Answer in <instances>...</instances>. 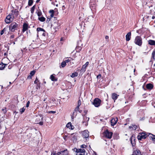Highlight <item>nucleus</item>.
<instances>
[{
  "mask_svg": "<svg viewBox=\"0 0 155 155\" xmlns=\"http://www.w3.org/2000/svg\"><path fill=\"white\" fill-rule=\"evenodd\" d=\"M37 30L38 32H41V34L44 37H45L48 35V33L42 28H38L37 29Z\"/></svg>",
  "mask_w": 155,
  "mask_h": 155,
  "instance_id": "nucleus-8",
  "label": "nucleus"
},
{
  "mask_svg": "<svg viewBox=\"0 0 155 155\" xmlns=\"http://www.w3.org/2000/svg\"><path fill=\"white\" fill-rule=\"evenodd\" d=\"M89 133V132L87 130H84L82 132L83 137L85 138L86 141H87L88 140Z\"/></svg>",
  "mask_w": 155,
  "mask_h": 155,
  "instance_id": "nucleus-6",
  "label": "nucleus"
},
{
  "mask_svg": "<svg viewBox=\"0 0 155 155\" xmlns=\"http://www.w3.org/2000/svg\"><path fill=\"white\" fill-rule=\"evenodd\" d=\"M56 112L55 111H49V113L50 114H54Z\"/></svg>",
  "mask_w": 155,
  "mask_h": 155,
  "instance_id": "nucleus-48",
  "label": "nucleus"
},
{
  "mask_svg": "<svg viewBox=\"0 0 155 155\" xmlns=\"http://www.w3.org/2000/svg\"><path fill=\"white\" fill-rule=\"evenodd\" d=\"M11 14H13L15 16V18L17 17L18 15V12L15 9V11L12 12Z\"/></svg>",
  "mask_w": 155,
  "mask_h": 155,
  "instance_id": "nucleus-25",
  "label": "nucleus"
},
{
  "mask_svg": "<svg viewBox=\"0 0 155 155\" xmlns=\"http://www.w3.org/2000/svg\"><path fill=\"white\" fill-rule=\"evenodd\" d=\"M149 133H146L145 132H140L137 136V138L139 140H141L142 139H145L149 136Z\"/></svg>",
  "mask_w": 155,
  "mask_h": 155,
  "instance_id": "nucleus-1",
  "label": "nucleus"
},
{
  "mask_svg": "<svg viewBox=\"0 0 155 155\" xmlns=\"http://www.w3.org/2000/svg\"><path fill=\"white\" fill-rule=\"evenodd\" d=\"M117 118H113L111 120V125L112 126H114L115 124L117 122Z\"/></svg>",
  "mask_w": 155,
  "mask_h": 155,
  "instance_id": "nucleus-14",
  "label": "nucleus"
},
{
  "mask_svg": "<svg viewBox=\"0 0 155 155\" xmlns=\"http://www.w3.org/2000/svg\"><path fill=\"white\" fill-rule=\"evenodd\" d=\"M119 95H117V94L115 93H113L112 94V98L114 100V102L115 100L117 99Z\"/></svg>",
  "mask_w": 155,
  "mask_h": 155,
  "instance_id": "nucleus-18",
  "label": "nucleus"
},
{
  "mask_svg": "<svg viewBox=\"0 0 155 155\" xmlns=\"http://www.w3.org/2000/svg\"><path fill=\"white\" fill-rule=\"evenodd\" d=\"M86 147V145L84 144L82 145L81 146V147L82 148H85Z\"/></svg>",
  "mask_w": 155,
  "mask_h": 155,
  "instance_id": "nucleus-43",
  "label": "nucleus"
},
{
  "mask_svg": "<svg viewBox=\"0 0 155 155\" xmlns=\"http://www.w3.org/2000/svg\"><path fill=\"white\" fill-rule=\"evenodd\" d=\"M8 69H11V67H10V66H8Z\"/></svg>",
  "mask_w": 155,
  "mask_h": 155,
  "instance_id": "nucleus-64",
  "label": "nucleus"
},
{
  "mask_svg": "<svg viewBox=\"0 0 155 155\" xmlns=\"http://www.w3.org/2000/svg\"><path fill=\"white\" fill-rule=\"evenodd\" d=\"M81 101L80 100H79L78 101L77 106L79 107L81 105Z\"/></svg>",
  "mask_w": 155,
  "mask_h": 155,
  "instance_id": "nucleus-38",
  "label": "nucleus"
},
{
  "mask_svg": "<svg viewBox=\"0 0 155 155\" xmlns=\"http://www.w3.org/2000/svg\"><path fill=\"white\" fill-rule=\"evenodd\" d=\"M15 18V16L13 14H9L8 15L5 20V22L7 23H9L12 21H13Z\"/></svg>",
  "mask_w": 155,
  "mask_h": 155,
  "instance_id": "nucleus-4",
  "label": "nucleus"
},
{
  "mask_svg": "<svg viewBox=\"0 0 155 155\" xmlns=\"http://www.w3.org/2000/svg\"><path fill=\"white\" fill-rule=\"evenodd\" d=\"M47 99V98H44V100H43V101H46V100Z\"/></svg>",
  "mask_w": 155,
  "mask_h": 155,
  "instance_id": "nucleus-62",
  "label": "nucleus"
},
{
  "mask_svg": "<svg viewBox=\"0 0 155 155\" xmlns=\"http://www.w3.org/2000/svg\"><path fill=\"white\" fill-rule=\"evenodd\" d=\"M6 28H5L3 29V30H2V31H1V32H0L1 35H2L4 33V31H6Z\"/></svg>",
  "mask_w": 155,
  "mask_h": 155,
  "instance_id": "nucleus-37",
  "label": "nucleus"
},
{
  "mask_svg": "<svg viewBox=\"0 0 155 155\" xmlns=\"http://www.w3.org/2000/svg\"><path fill=\"white\" fill-rule=\"evenodd\" d=\"M29 104H30V102L29 101H28L27 104H26V107H29Z\"/></svg>",
  "mask_w": 155,
  "mask_h": 155,
  "instance_id": "nucleus-46",
  "label": "nucleus"
},
{
  "mask_svg": "<svg viewBox=\"0 0 155 155\" xmlns=\"http://www.w3.org/2000/svg\"><path fill=\"white\" fill-rule=\"evenodd\" d=\"M133 155H141L139 150H136L134 152Z\"/></svg>",
  "mask_w": 155,
  "mask_h": 155,
  "instance_id": "nucleus-21",
  "label": "nucleus"
},
{
  "mask_svg": "<svg viewBox=\"0 0 155 155\" xmlns=\"http://www.w3.org/2000/svg\"><path fill=\"white\" fill-rule=\"evenodd\" d=\"M78 75V73L77 72H74L72 73L71 75V76L72 78H74L75 77H76Z\"/></svg>",
  "mask_w": 155,
  "mask_h": 155,
  "instance_id": "nucleus-27",
  "label": "nucleus"
},
{
  "mask_svg": "<svg viewBox=\"0 0 155 155\" xmlns=\"http://www.w3.org/2000/svg\"><path fill=\"white\" fill-rule=\"evenodd\" d=\"M43 118V116L42 115H39L38 116H37L35 120V122L37 123V124H38V122L41 120H42V119Z\"/></svg>",
  "mask_w": 155,
  "mask_h": 155,
  "instance_id": "nucleus-12",
  "label": "nucleus"
},
{
  "mask_svg": "<svg viewBox=\"0 0 155 155\" xmlns=\"http://www.w3.org/2000/svg\"><path fill=\"white\" fill-rule=\"evenodd\" d=\"M38 19L41 22H44L45 21V18L44 17H41L38 18Z\"/></svg>",
  "mask_w": 155,
  "mask_h": 155,
  "instance_id": "nucleus-26",
  "label": "nucleus"
},
{
  "mask_svg": "<svg viewBox=\"0 0 155 155\" xmlns=\"http://www.w3.org/2000/svg\"><path fill=\"white\" fill-rule=\"evenodd\" d=\"M133 126V127H129L130 128V127H132L133 129L134 130H135L137 128V126L135 125Z\"/></svg>",
  "mask_w": 155,
  "mask_h": 155,
  "instance_id": "nucleus-36",
  "label": "nucleus"
},
{
  "mask_svg": "<svg viewBox=\"0 0 155 155\" xmlns=\"http://www.w3.org/2000/svg\"><path fill=\"white\" fill-rule=\"evenodd\" d=\"M84 120L83 121V124H84L86 126H87L88 124V121H89V117H87L85 115H84L83 116Z\"/></svg>",
  "mask_w": 155,
  "mask_h": 155,
  "instance_id": "nucleus-11",
  "label": "nucleus"
},
{
  "mask_svg": "<svg viewBox=\"0 0 155 155\" xmlns=\"http://www.w3.org/2000/svg\"><path fill=\"white\" fill-rule=\"evenodd\" d=\"M155 50H154L152 54V59H153V60H155Z\"/></svg>",
  "mask_w": 155,
  "mask_h": 155,
  "instance_id": "nucleus-29",
  "label": "nucleus"
},
{
  "mask_svg": "<svg viewBox=\"0 0 155 155\" xmlns=\"http://www.w3.org/2000/svg\"><path fill=\"white\" fill-rule=\"evenodd\" d=\"M81 47L79 46H77L76 48V52H79L81 50Z\"/></svg>",
  "mask_w": 155,
  "mask_h": 155,
  "instance_id": "nucleus-28",
  "label": "nucleus"
},
{
  "mask_svg": "<svg viewBox=\"0 0 155 155\" xmlns=\"http://www.w3.org/2000/svg\"><path fill=\"white\" fill-rule=\"evenodd\" d=\"M49 13H50V14H54V11L53 10H50V11H49Z\"/></svg>",
  "mask_w": 155,
  "mask_h": 155,
  "instance_id": "nucleus-45",
  "label": "nucleus"
},
{
  "mask_svg": "<svg viewBox=\"0 0 155 155\" xmlns=\"http://www.w3.org/2000/svg\"><path fill=\"white\" fill-rule=\"evenodd\" d=\"M32 76L30 75L28 76V79H31V78Z\"/></svg>",
  "mask_w": 155,
  "mask_h": 155,
  "instance_id": "nucleus-53",
  "label": "nucleus"
},
{
  "mask_svg": "<svg viewBox=\"0 0 155 155\" xmlns=\"http://www.w3.org/2000/svg\"><path fill=\"white\" fill-rule=\"evenodd\" d=\"M51 18H48L47 20V22L48 21H49L51 20Z\"/></svg>",
  "mask_w": 155,
  "mask_h": 155,
  "instance_id": "nucleus-56",
  "label": "nucleus"
},
{
  "mask_svg": "<svg viewBox=\"0 0 155 155\" xmlns=\"http://www.w3.org/2000/svg\"><path fill=\"white\" fill-rule=\"evenodd\" d=\"M101 100L98 98H95L93 104L96 107H99L101 104Z\"/></svg>",
  "mask_w": 155,
  "mask_h": 155,
  "instance_id": "nucleus-5",
  "label": "nucleus"
},
{
  "mask_svg": "<svg viewBox=\"0 0 155 155\" xmlns=\"http://www.w3.org/2000/svg\"><path fill=\"white\" fill-rule=\"evenodd\" d=\"M153 141L154 143H155V138H153Z\"/></svg>",
  "mask_w": 155,
  "mask_h": 155,
  "instance_id": "nucleus-63",
  "label": "nucleus"
},
{
  "mask_svg": "<svg viewBox=\"0 0 155 155\" xmlns=\"http://www.w3.org/2000/svg\"><path fill=\"white\" fill-rule=\"evenodd\" d=\"M57 153H51V155H57Z\"/></svg>",
  "mask_w": 155,
  "mask_h": 155,
  "instance_id": "nucleus-60",
  "label": "nucleus"
},
{
  "mask_svg": "<svg viewBox=\"0 0 155 155\" xmlns=\"http://www.w3.org/2000/svg\"><path fill=\"white\" fill-rule=\"evenodd\" d=\"M66 127L67 128H68L70 129H74V128H72V126L71 125V122H69L66 125Z\"/></svg>",
  "mask_w": 155,
  "mask_h": 155,
  "instance_id": "nucleus-22",
  "label": "nucleus"
},
{
  "mask_svg": "<svg viewBox=\"0 0 155 155\" xmlns=\"http://www.w3.org/2000/svg\"><path fill=\"white\" fill-rule=\"evenodd\" d=\"M105 38L106 39H108L109 38V37H108V36L106 35V36L105 37Z\"/></svg>",
  "mask_w": 155,
  "mask_h": 155,
  "instance_id": "nucleus-55",
  "label": "nucleus"
},
{
  "mask_svg": "<svg viewBox=\"0 0 155 155\" xmlns=\"http://www.w3.org/2000/svg\"><path fill=\"white\" fill-rule=\"evenodd\" d=\"M15 36L14 35H12L11 36L10 38L11 39H12L14 38Z\"/></svg>",
  "mask_w": 155,
  "mask_h": 155,
  "instance_id": "nucleus-51",
  "label": "nucleus"
},
{
  "mask_svg": "<svg viewBox=\"0 0 155 155\" xmlns=\"http://www.w3.org/2000/svg\"><path fill=\"white\" fill-rule=\"evenodd\" d=\"M155 18V16H153L152 17V18L153 19H154Z\"/></svg>",
  "mask_w": 155,
  "mask_h": 155,
  "instance_id": "nucleus-59",
  "label": "nucleus"
},
{
  "mask_svg": "<svg viewBox=\"0 0 155 155\" xmlns=\"http://www.w3.org/2000/svg\"><path fill=\"white\" fill-rule=\"evenodd\" d=\"M153 85L151 83L147 84L146 85L147 88L149 90H151L153 88Z\"/></svg>",
  "mask_w": 155,
  "mask_h": 155,
  "instance_id": "nucleus-13",
  "label": "nucleus"
},
{
  "mask_svg": "<svg viewBox=\"0 0 155 155\" xmlns=\"http://www.w3.org/2000/svg\"><path fill=\"white\" fill-rule=\"evenodd\" d=\"M66 65V64L65 63V62L64 61H63L61 64V67L62 68H63Z\"/></svg>",
  "mask_w": 155,
  "mask_h": 155,
  "instance_id": "nucleus-34",
  "label": "nucleus"
},
{
  "mask_svg": "<svg viewBox=\"0 0 155 155\" xmlns=\"http://www.w3.org/2000/svg\"><path fill=\"white\" fill-rule=\"evenodd\" d=\"M7 65V64H5L2 63L0 64V70H3L5 67V66Z\"/></svg>",
  "mask_w": 155,
  "mask_h": 155,
  "instance_id": "nucleus-20",
  "label": "nucleus"
},
{
  "mask_svg": "<svg viewBox=\"0 0 155 155\" xmlns=\"http://www.w3.org/2000/svg\"><path fill=\"white\" fill-rule=\"evenodd\" d=\"M68 152L67 149L58 152L57 153V155H67Z\"/></svg>",
  "mask_w": 155,
  "mask_h": 155,
  "instance_id": "nucleus-9",
  "label": "nucleus"
},
{
  "mask_svg": "<svg viewBox=\"0 0 155 155\" xmlns=\"http://www.w3.org/2000/svg\"><path fill=\"white\" fill-rule=\"evenodd\" d=\"M84 112L85 113V114H87V110H84Z\"/></svg>",
  "mask_w": 155,
  "mask_h": 155,
  "instance_id": "nucleus-58",
  "label": "nucleus"
},
{
  "mask_svg": "<svg viewBox=\"0 0 155 155\" xmlns=\"http://www.w3.org/2000/svg\"><path fill=\"white\" fill-rule=\"evenodd\" d=\"M25 109V108L24 107L22 108H21L20 110V111L21 114H22L24 112Z\"/></svg>",
  "mask_w": 155,
  "mask_h": 155,
  "instance_id": "nucleus-31",
  "label": "nucleus"
},
{
  "mask_svg": "<svg viewBox=\"0 0 155 155\" xmlns=\"http://www.w3.org/2000/svg\"><path fill=\"white\" fill-rule=\"evenodd\" d=\"M54 15V14H50V17L51 18L53 17Z\"/></svg>",
  "mask_w": 155,
  "mask_h": 155,
  "instance_id": "nucleus-54",
  "label": "nucleus"
},
{
  "mask_svg": "<svg viewBox=\"0 0 155 155\" xmlns=\"http://www.w3.org/2000/svg\"><path fill=\"white\" fill-rule=\"evenodd\" d=\"M78 155H85V153H80Z\"/></svg>",
  "mask_w": 155,
  "mask_h": 155,
  "instance_id": "nucleus-57",
  "label": "nucleus"
},
{
  "mask_svg": "<svg viewBox=\"0 0 155 155\" xmlns=\"http://www.w3.org/2000/svg\"><path fill=\"white\" fill-rule=\"evenodd\" d=\"M38 16L40 17L42 15V13L41 11H38L37 13Z\"/></svg>",
  "mask_w": 155,
  "mask_h": 155,
  "instance_id": "nucleus-39",
  "label": "nucleus"
},
{
  "mask_svg": "<svg viewBox=\"0 0 155 155\" xmlns=\"http://www.w3.org/2000/svg\"><path fill=\"white\" fill-rule=\"evenodd\" d=\"M134 42L135 44L139 46H141L142 44V39L140 36H137L134 40Z\"/></svg>",
  "mask_w": 155,
  "mask_h": 155,
  "instance_id": "nucleus-2",
  "label": "nucleus"
},
{
  "mask_svg": "<svg viewBox=\"0 0 155 155\" xmlns=\"http://www.w3.org/2000/svg\"><path fill=\"white\" fill-rule=\"evenodd\" d=\"M35 8V5H34L31 8V13L32 14L34 12Z\"/></svg>",
  "mask_w": 155,
  "mask_h": 155,
  "instance_id": "nucleus-30",
  "label": "nucleus"
},
{
  "mask_svg": "<svg viewBox=\"0 0 155 155\" xmlns=\"http://www.w3.org/2000/svg\"><path fill=\"white\" fill-rule=\"evenodd\" d=\"M28 25L27 24L25 23L23 24V26L22 31L24 32L26 31L28 28Z\"/></svg>",
  "mask_w": 155,
  "mask_h": 155,
  "instance_id": "nucleus-16",
  "label": "nucleus"
},
{
  "mask_svg": "<svg viewBox=\"0 0 155 155\" xmlns=\"http://www.w3.org/2000/svg\"><path fill=\"white\" fill-rule=\"evenodd\" d=\"M2 111H3V113L4 114H5L7 112V110L6 108H5L4 109H2Z\"/></svg>",
  "mask_w": 155,
  "mask_h": 155,
  "instance_id": "nucleus-41",
  "label": "nucleus"
},
{
  "mask_svg": "<svg viewBox=\"0 0 155 155\" xmlns=\"http://www.w3.org/2000/svg\"><path fill=\"white\" fill-rule=\"evenodd\" d=\"M78 111L79 112V113H81V112H82V110H80L79 109V110H78Z\"/></svg>",
  "mask_w": 155,
  "mask_h": 155,
  "instance_id": "nucleus-61",
  "label": "nucleus"
},
{
  "mask_svg": "<svg viewBox=\"0 0 155 155\" xmlns=\"http://www.w3.org/2000/svg\"><path fill=\"white\" fill-rule=\"evenodd\" d=\"M112 134L111 132H109L107 130H106L104 133V136L109 139H110L111 138Z\"/></svg>",
  "mask_w": 155,
  "mask_h": 155,
  "instance_id": "nucleus-7",
  "label": "nucleus"
},
{
  "mask_svg": "<svg viewBox=\"0 0 155 155\" xmlns=\"http://www.w3.org/2000/svg\"><path fill=\"white\" fill-rule=\"evenodd\" d=\"M32 135V134L31 133H29V134L27 135V136L28 137H30Z\"/></svg>",
  "mask_w": 155,
  "mask_h": 155,
  "instance_id": "nucleus-50",
  "label": "nucleus"
},
{
  "mask_svg": "<svg viewBox=\"0 0 155 155\" xmlns=\"http://www.w3.org/2000/svg\"><path fill=\"white\" fill-rule=\"evenodd\" d=\"M70 60L69 59H68L65 60L64 61V62H65V63H68V62H70Z\"/></svg>",
  "mask_w": 155,
  "mask_h": 155,
  "instance_id": "nucleus-42",
  "label": "nucleus"
},
{
  "mask_svg": "<svg viewBox=\"0 0 155 155\" xmlns=\"http://www.w3.org/2000/svg\"><path fill=\"white\" fill-rule=\"evenodd\" d=\"M131 142L133 147L134 146H135V142H134V143H133L132 141V140H131Z\"/></svg>",
  "mask_w": 155,
  "mask_h": 155,
  "instance_id": "nucleus-44",
  "label": "nucleus"
},
{
  "mask_svg": "<svg viewBox=\"0 0 155 155\" xmlns=\"http://www.w3.org/2000/svg\"><path fill=\"white\" fill-rule=\"evenodd\" d=\"M76 150L75 152L78 153H85V150L84 149H77L76 148L75 149Z\"/></svg>",
  "mask_w": 155,
  "mask_h": 155,
  "instance_id": "nucleus-17",
  "label": "nucleus"
},
{
  "mask_svg": "<svg viewBox=\"0 0 155 155\" xmlns=\"http://www.w3.org/2000/svg\"><path fill=\"white\" fill-rule=\"evenodd\" d=\"M50 78L51 79V81H56L58 80L57 78H56V77L53 75H51Z\"/></svg>",
  "mask_w": 155,
  "mask_h": 155,
  "instance_id": "nucleus-23",
  "label": "nucleus"
},
{
  "mask_svg": "<svg viewBox=\"0 0 155 155\" xmlns=\"http://www.w3.org/2000/svg\"><path fill=\"white\" fill-rule=\"evenodd\" d=\"M101 74H99L97 77V79H99L101 78Z\"/></svg>",
  "mask_w": 155,
  "mask_h": 155,
  "instance_id": "nucleus-49",
  "label": "nucleus"
},
{
  "mask_svg": "<svg viewBox=\"0 0 155 155\" xmlns=\"http://www.w3.org/2000/svg\"><path fill=\"white\" fill-rule=\"evenodd\" d=\"M32 127H29V128H28V129H27V130L28 131H29V130H32Z\"/></svg>",
  "mask_w": 155,
  "mask_h": 155,
  "instance_id": "nucleus-52",
  "label": "nucleus"
},
{
  "mask_svg": "<svg viewBox=\"0 0 155 155\" xmlns=\"http://www.w3.org/2000/svg\"><path fill=\"white\" fill-rule=\"evenodd\" d=\"M38 124L41 125H43V122L42 121H39L38 122Z\"/></svg>",
  "mask_w": 155,
  "mask_h": 155,
  "instance_id": "nucleus-47",
  "label": "nucleus"
},
{
  "mask_svg": "<svg viewBox=\"0 0 155 155\" xmlns=\"http://www.w3.org/2000/svg\"><path fill=\"white\" fill-rule=\"evenodd\" d=\"M149 44L151 45H155V41L153 40H149L148 41Z\"/></svg>",
  "mask_w": 155,
  "mask_h": 155,
  "instance_id": "nucleus-19",
  "label": "nucleus"
},
{
  "mask_svg": "<svg viewBox=\"0 0 155 155\" xmlns=\"http://www.w3.org/2000/svg\"><path fill=\"white\" fill-rule=\"evenodd\" d=\"M39 81L38 79L37 78H36L35 81H34V83L35 84H37L38 82H39Z\"/></svg>",
  "mask_w": 155,
  "mask_h": 155,
  "instance_id": "nucleus-40",
  "label": "nucleus"
},
{
  "mask_svg": "<svg viewBox=\"0 0 155 155\" xmlns=\"http://www.w3.org/2000/svg\"><path fill=\"white\" fill-rule=\"evenodd\" d=\"M79 107L77 106L75 108L73 113L74 115V114H77V112L78 111V110H79Z\"/></svg>",
  "mask_w": 155,
  "mask_h": 155,
  "instance_id": "nucleus-24",
  "label": "nucleus"
},
{
  "mask_svg": "<svg viewBox=\"0 0 155 155\" xmlns=\"http://www.w3.org/2000/svg\"><path fill=\"white\" fill-rule=\"evenodd\" d=\"M148 135H149H149H151L150 137L152 138V140L153 139V138H155V135L152 134L150 133H149Z\"/></svg>",
  "mask_w": 155,
  "mask_h": 155,
  "instance_id": "nucleus-35",
  "label": "nucleus"
},
{
  "mask_svg": "<svg viewBox=\"0 0 155 155\" xmlns=\"http://www.w3.org/2000/svg\"><path fill=\"white\" fill-rule=\"evenodd\" d=\"M35 70H33L30 72V75L32 76L35 74Z\"/></svg>",
  "mask_w": 155,
  "mask_h": 155,
  "instance_id": "nucleus-33",
  "label": "nucleus"
},
{
  "mask_svg": "<svg viewBox=\"0 0 155 155\" xmlns=\"http://www.w3.org/2000/svg\"><path fill=\"white\" fill-rule=\"evenodd\" d=\"M33 3V0H29L28 2V5L29 6H31L32 4Z\"/></svg>",
  "mask_w": 155,
  "mask_h": 155,
  "instance_id": "nucleus-32",
  "label": "nucleus"
},
{
  "mask_svg": "<svg viewBox=\"0 0 155 155\" xmlns=\"http://www.w3.org/2000/svg\"><path fill=\"white\" fill-rule=\"evenodd\" d=\"M89 62H87L84 64L83 65L80 70L81 71V72H84L85 71L86 67L87 66Z\"/></svg>",
  "mask_w": 155,
  "mask_h": 155,
  "instance_id": "nucleus-10",
  "label": "nucleus"
},
{
  "mask_svg": "<svg viewBox=\"0 0 155 155\" xmlns=\"http://www.w3.org/2000/svg\"><path fill=\"white\" fill-rule=\"evenodd\" d=\"M18 26V25L15 22L11 24L9 26V30L12 32H14L16 30Z\"/></svg>",
  "mask_w": 155,
  "mask_h": 155,
  "instance_id": "nucleus-3",
  "label": "nucleus"
},
{
  "mask_svg": "<svg viewBox=\"0 0 155 155\" xmlns=\"http://www.w3.org/2000/svg\"><path fill=\"white\" fill-rule=\"evenodd\" d=\"M131 33L130 32H128L126 36V40L127 41H129L130 39Z\"/></svg>",
  "mask_w": 155,
  "mask_h": 155,
  "instance_id": "nucleus-15",
  "label": "nucleus"
}]
</instances>
